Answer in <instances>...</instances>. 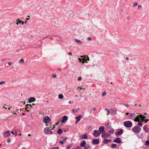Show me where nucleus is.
<instances>
[{"instance_id": "f257e3e1", "label": "nucleus", "mask_w": 149, "mask_h": 149, "mask_svg": "<svg viewBox=\"0 0 149 149\" xmlns=\"http://www.w3.org/2000/svg\"><path fill=\"white\" fill-rule=\"evenodd\" d=\"M141 128L139 126H135L132 128V131L136 133L140 132L141 130Z\"/></svg>"}, {"instance_id": "f03ea898", "label": "nucleus", "mask_w": 149, "mask_h": 149, "mask_svg": "<svg viewBox=\"0 0 149 149\" xmlns=\"http://www.w3.org/2000/svg\"><path fill=\"white\" fill-rule=\"evenodd\" d=\"M124 125L126 127H130L132 126V123L130 121H127L124 123Z\"/></svg>"}, {"instance_id": "7ed1b4c3", "label": "nucleus", "mask_w": 149, "mask_h": 149, "mask_svg": "<svg viewBox=\"0 0 149 149\" xmlns=\"http://www.w3.org/2000/svg\"><path fill=\"white\" fill-rule=\"evenodd\" d=\"M50 120V118H49L48 116H46L43 119V122L45 123H48L49 122Z\"/></svg>"}, {"instance_id": "20e7f679", "label": "nucleus", "mask_w": 149, "mask_h": 149, "mask_svg": "<svg viewBox=\"0 0 149 149\" xmlns=\"http://www.w3.org/2000/svg\"><path fill=\"white\" fill-rule=\"evenodd\" d=\"M110 134L108 133L105 132L103 133L102 135V137L104 138H107L109 137L110 136Z\"/></svg>"}, {"instance_id": "39448f33", "label": "nucleus", "mask_w": 149, "mask_h": 149, "mask_svg": "<svg viewBox=\"0 0 149 149\" xmlns=\"http://www.w3.org/2000/svg\"><path fill=\"white\" fill-rule=\"evenodd\" d=\"M50 128L49 127H46L44 129V133L46 134H49V132Z\"/></svg>"}, {"instance_id": "423d86ee", "label": "nucleus", "mask_w": 149, "mask_h": 149, "mask_svg": "<svg viewBox=\"0 0 149 149\" xmlns=\"http://www.w3.org/2000/svg\"><path fill=\"white\" fill-rule=\"evenodd\" d=\"M94 133L93 134V136L96 137L100 135V134L98 130H95L93 131Z\"/></svg>"}, {"instance_id": "0eeeda50", "label": "nucleus", "mask_w": 149, "mask_h": 149, "mask_svg": "<svg viewBox=\"0 0 149 149\" xmlns=\"http://www.w3.org/2000/svg\"><path fill=\"white\" fill-rule=\"evenodd\" d=\"M10 134L9 131H7L6 132H5L4 133V137L5 138L6 137L9 136Z\"/></svg>"}, {"instance_id": "6e6552de", "label": "nucleus", "mask_w": 149, "mask_h": 149, "mask_svg": "<svg viewBox=\"0 0 149 149\" xmlns=\"http://www.w3.org/2000/svg\"><path fill=\"white\" fill-rule=\"evenodd\" d=\"M113 142H115L117 143H121V141L120 138H116L113 141Z\"/></svg>"}, {"instance_id": "1a4fd4ad", "label": "nucleus", "mask_w": 149, "mask_h": 149, "mask_svg": "<svg viewBox=\"0 0 149 149\" xmlns=\"http://www.w3.org/2000/svg\"><path fill=\"white\" fill-rule=\"evenodd\" d=\"M104 129V127L103 126H101L99 127V130L100 132V133H102V134L105 132Z\"/></svg>"}, {"instance_id": "9d476101", "label": "nucleus", "mask_w": 149, "mask_h": 149, "mask_svg": "<svg viewBox=\"0 0 149 149\" xmlns=\"http://www.w3.org/2000/svg\"><path fill=\"white\" fill-rule=\"evenodd\" d=\"M92 143L94 144H97L99 143V140L98 139H94L92 141Z\"/></svg>"}, {"instance_id": "9b49d317", "label": "nucleus", "mask_w": 149, "mask_h": 149, "mask_svg": "<svg viewBox=\"0 0 149 149\" xmlns=\"http://www.w3.org/2000/svg\"><path fill=\"white\" fill-rule=\"evenodd\" d=\"M74 40H75L76 42L79 45H81L83 43L81 40L77 39H75Z\"/></svg>"}, {"instance_id": "f8f14e48", "label": "nucleus", "mask_w": 149, "mask_h": 149, "mask_svg": "<svg viewBox=\"0 0 149 149\" xmlns=\"http://www.w3.org/2000/svg\"><path fill=\"white\" fill-rule=\"evenodd\" d=\"M68 117L66 116H64L62 118V119L61 120V123H65L67 120Z\"/></svg>"}, {"instance_id": "ddd939ff", "label": "nucleus", "mask_w": 149, "mask_h": 149, "mask_svg": "<svg viewBox=\"0 0 149 149\" xmlns=\"http://www.w3.org/2000/svg\"><path fill=\"white\" fill-rule=\"evenodd\" d=\"M36 99L35 97H31L29 98L28 99V101L30 103L32 102H34L36 100Z\"/></svg>"}, {"instance_id": "4468645a", "label": "nucleus", "mask_w": 149, "mask_h": 149, "mask_svg": "<svg viewBox=\"0 0 149 149\" xmlns=\"http://www.w3.org/2000/svg\"><path fill=\"white\" fill-rule=\"evenodd\" d=\"M78 59L79 60L80 62H81V61L82 63H83L85 62H87L86 59V58H79Z\"/></svg>"}, {"instance_id": "2eb2a0df", "label": "nucleus", "mask_w": 149, "mask_h": 149, "mask_svg": "<svg viewBox=\"0 0 149 149\" xmlns=\"http://www.w3.org/2000/svg\"><path fill=\"white\" fill-rule=\"evenodd\" d=\"M123 133V130L122 129H121L120 131L118 132H117L116 133V135H121Z\"/></svg>"}, {"instance_id": "dca6fc26", "label": "nucleus", "mask_w": 149, "mask_h": 149, "mask_svg": "<svg viewBox=\"0 0 149 149\" xmlns=\"http://www.w3.org/2000/svg\"><path fill=\"white\" fill-rule=\"evenodd\" d=\"M140 118H141V116H140V114L139 115H138L137 117H136L134 119V120L135 121L139 122Z\"/></svg>"}, {"instance_id": "f3484780", "label": "nucleus", "mask_w": 149, "mask_h": 149, "mask_svg": "<svg viewBox=\"0 0 149 149\" xmlns=\"http://www.w3.org/2000/svg\"><path fill=\"white\" fill-rule=\"evenodd\" d=\"M130 117L132 118H134L136 116V115L135 113H130Z\"/></svg>"}, {"instance_id": "a211bd4d", "label": "nucleus", "mask_w": 149, "mask_h": 149, "mask_svg": "<svg viewBox=\"0 0 149 149\" xmlns=\"http://www.w3.org/2000/svg\"><path fill=\"white\" fill-rule=\"evenodd\" d=\"M83 139H86L87 138V136L86 134L85 133L81 136Z\"/></svg>"}, {"instance_id": "6ab92c4d", "label": "nucleus", "mask_w": 149, "mask_h": 149, "mask_svg": "<svg viewBox=\"0 0 149 149\" xmlns=\"http://www.w3.org/2000/svg\"><path fill=\"white\" fill-rule=\"evenodd\" d=\"M17 22L16 23V24L17 25H18L19 24H21V23L22 24V25H24V22H21V21L19 20L18 19L17 20Z\"/></svg>"}, {"instance_id": "aec40b11", "label": "nucleus", "mask_w": 149, "mask_h": 149, "mask_svg": "<svg viewBox=\"0 0 149 149\" xmlns=\"http://www.w3.org/2000/svg\"><path fill=\"white\" fill-rule=\"evenodd\" d=\"M86 143L84 141H83V142L80 144V146L81 147H83L85 146L86 145Z\"/></svg>"}, {"instance_id": "412c9836", "label": "nucleus", "mask_w": 149, "mask_h": 149, "mask_svg": "<svg viewBox=\"0 0 149 149\" xmlns=\"http://www.w3.org/2000/svg\"><path fill=\"white\" fill-rule=\"evenodd\" d=\"M143 129L146 132H148V129L147 128L146 125H144L143 127Z\"/></svg>"}, {"instance_id": "4be33fe9", "label": "nucleus", "mask_w": 149, "mask_h": 149, "mask_svg": "<svg viewBox=\"0 0 149 149\" xmlns=\"http://www.w3.org/2000/svg\"><path fill=\"white\" fill-rule=\"evenodd\" d=\"M81 115H80L79 116L76 117H75V119L76 120L78 121H79L81 119Z\"/></svg>"}, {"instance_id": "5701e85b", "label": "nucleus", "mask_w": 149, "mask_h": 149, "mask_svg": "<svg viewBox=\"0 0 149 149\" xmlns=\"http://www.w3.org/2000/svg\"><path fill=\"white\" fill-rule=\"evenodd\" d=\"M111 141V140L110 139H104V142L105 144H107L108 142H110Z\"/></svg>"}, {"instance_id": "b1692460", "label": "nucleus", "mask_w": 149, "mask_h": 149, "mask_svg": "<svg viewBox=\"0 0 149 149\" xmlns=\"http://www.w3.org/2000/svg\"><path fill=\"white\" fill-rule=\"evenodd\" d=\"M81 58H86V60H88V61H89V58L87 56H81ZM87 62V61H86Z\"/></svg>"}, {"instance_id": "393cba45", "label": "nucleus", "mask_w": 149, "mask_h": 149, "mask_svg": "<svg viewBox=\"0 0 149 149\" xmlns=\"http://www.w3.org/2000/svg\"><path fill=\"white\" fill-rule=\"evenodd\" d=\"M62 130L61 129H58V130L57 132V133L58 134H61L62 133Z\"/></svg>"}, {"instance_id": "a878e982", "label": "nucleus", "mask_w": 149, "mask_h": 149, "mask_svg": "<svg viewBox=\"0 0 149 149\" xmlns=\"http://www.w3.org/2000/svg\"><path fill=\"white\" fill-rule=\"evenodd\" d=\"M117 145L116 144L113 143L111 145V147L112 148H115L116 147Z\"/></svg>"}, {"instance_id": "bb28decb", "label": "nucleus", "mask_w": 149, "mask_h": 149, "mask_svg": "<svg viewBox=\"0 0 149 149\" xmlns=\"http://www.w3.org/2000/svg\"><path fill=\"white\" fill-rule=\"evenodd\" d=\"M18 62L20 63H22V64H24V60L22 58L20 60H19Z\"/></svg>"}, {"instance_id": "cd10ccee", "label": "nucleus", "mask_w": 149, "mask_h": 149, "mask_svg": "<svg viewBox=\"0 0 149 149\" xmlns=\"http://www.w3.org/2000/svg\"><path fill=\"white\" fill-rule=\"evenodd\" d=\"M90 146L89 144H87L84 147V149H88L90 148Z\"/></svg>"}, {"instance_id": "c85d7f7f", "label": "nucleus", "mask_w": 149, "mask_h": 149, "mask_svg": "<svg viewBox=\"0 0 149 149\" xmlns=\"http://www.w3.org/2000/svg\"><path fill=\"white\" fill-rule=\"evenodd\" d=\"M58 97L60 99H62L63 98V96L62 94H59Z\"/></svg>"}, {"instance_id": "c756f323", "label": "nucleus", "mask_w": 149, "mask_h": 149, "mask_svg": "<svg viewBox=\"0 0 149 149\" xmlns=\"http://www.w3.org/2000/svg\"><path fill=\"white\" fill-rule=\"evenodd\" d=\"M105 127L107 128H109L111 127V126L109 125V123H107L105 125Z\"/></svg>"}, {"instance_id": "7c9ffc66", "label": "nucleus", "mask_w": 149, "mask_h": 149, "mask_svg": "<svg viewBox=\"0 0 149 149\" xmlns=\"http://www.w3.org/2000/svg\"><path fill=\"white\" fill-rule=\"evenodd\" d=\"M109 133H111V134H113L114 133V130L113 129H111L109 131Z\"/></svg>"}, {"instance_id": "2f4dec72", "label": "nucleus", "mask_w": 149, "mask_h": 149, "mask_svg": "<svg viewBox=\"0 0 149 149\" xmlns=\"http://www.w3.org/2000/svg\"><path fill=\"white\" fill-rule=\"evenodd\" d=\"M140 116H141V119L142 120V121H143L146 118V117L143 116L141 114H140Z\"/></svg>"}, {"instance_id": "473e14b6", "label": "nucleus", "mask_w": 149, "mask_h": 149, "mask_svg": "<svg viewBox=\"0 0 149 149\" xmlns=\"http://www.w3.org/2000/svg\"><path fill=\"white\" fill-rule=\"evenodd\" d=\"M30 109V108H29L28 106H26V110L28 111H29V110Z\"/></svg>"}, {"instance_id": "72a5a7b5", "label": "nucleus", "mask_w": 149, "mask_h": 149, "mask_svg": "<svg viewBox=\"0 0 149 149\" xmlns=\"http://www.w3.org/2000/svg\"><path fill=\"white\" fill-rule=\"evenodd\" d=\"M131 18V17L130 16H128L127 17V19L128 20H130Z\"/></svg>"}, {"instance_id": "f704fd0d", "label": "nucleus", "mask_w": 149, "mask_h": 149, "mask_svg": "<svg viewBox=\"0 0 149 149\" xmlns=\"http://www.w3.org/2000/svg\"><path fill=\"white\" fill-rule=\"evenodd\" d=\"M138 125H139L140 126H143V124L141 123V122H139L138 123Z\"/></svg>"}, {"instance_id": "c9c22d12", "label": "nucleus", "mask_w": 149, "mask_h": 149, "mask_svg": "<svg viewBox=\"0 0 149 149\" xmlns=\"http://www.w3.org/2000/svg\"><path fill=\"white\" fill-rule=\"evenodd\" d=\"M52 77L54 78H56V75L55 74H53L52 75Z\"/></svg>"}, {"instance_id": "e433bc0d", "label": "nucleus", "mask_w": 149, "mask_h": 149, "mask_svg": "<svg viewBox=\"0 0 149 149\" xmlns=\"http://www.w3.org/2000/svg\"><path fill=\"white\" fill-rule=\"evenodd\" d=\"M106 94V92L105 91H104L102 93V95L103 96H104Z\"/></svg>"}, {"instance_id": "4c0bfd02", "label": "nucleus", "mask_w": 149, "mask_h": 149, "mask_svg": "<svg viewBox=\"0 0 149 149\" xmlns=\"http://www.w3.org/2000/svg\"><path fill=\"white\" fill-rule=\"evenodd\" d=\"M73 149H81V148L80 147L78 146L77 147L75 148H74Z\"/></svg>"}, {"instance_id": "58836bf2", "label": "nucleus", "mask_w": 149, "mask_h": 149, "mask_svg": "<svg viewBox=\"0 0 149 149\" xmlns=\"http://www.w3.org/2000/svg\"><path fill=\"white\" fill-rule=\"evenodd\" d=\"M7 141L8 143H9L10 142V140L9 138H8L7 140Z\"/></svg>"}, {"instance_id": "ea45409f", "label": "nucleus", "mask_w": 149, "mask_h": 149, "mask_svg": "<svg viewBox=\"0 0 149 149\" xmlns=\"http://www.w3.org/2000/svg\"><path fill=\"white\" fill-rule=\"evenodd\" d=\"M123 105H125V106H126V107H128L130 106V105L128 104H124Z\"/></svg>"}, {"instance_id": "a19ab883", "label": "nucleus", "mask_w": 149, "mask_h": 149, "mask_svg": "<svg viewBox=\"0 0 149 149\" xmlns=\"http://www.w3.org/2000/svg\"><path fill=\"white\" fill-rule=\"evenodd\" d=\"M19 110V109H17V111H16V112H17H17H15V111H14V113L16 115H17V114H18L19 113L18 112V110Z\"/></svg>"}, {"instance_id": "79ce46f5", "label": "nucleus", "mask_w": 149, "mask_h": 149, "mask_svg": "<svg viewBox=\"0 0 149 149\" xmlns=\"http://www.w3.org/2000/svg\"><path fill=\"white\" fill-rule=\"evenodd\" d=\"M137 4L138 3H137L135 2L133 3V6H135L137 5Z\"/></svg>"}, {"instance_id": "37998d69", "label": "nucleus", "mask_w": 149, "mask_h": 149, "mask_svg": "<svg viewBox=\"0 0 149 149\" xmlns=\"http://www.w3.org/2000/svg\"><path fill=\"white\" fill-rule=\"evenodd\" d=\"M5 83V82L4 81H1L0 82V85H2V84Z\"/></svg>"}, {"instance_id": "c03bdc74", "label": "nucleus", "mask_w": 149, "mask_h": 149, "mask_svg": "<svg viewBox=\"0 0 149 149\" xmlns=\"http://www.w3.org/2000/svg\"><path fill=\"white\" fill-rule=\"evenodd\" d=\"M59 142L61 143V144H63L64 143V142L62 141H59Z\"/></svg>"}, {"instance_id": "a18cd8bd", "label": "nucleus", "mask_w": 149, "mask_h": 149, "mask_svg": "<svg viewBox=\"0 0 149 149\" xmlns=\"http://www.w3.org/2000/svg\"><path fill=\"white\" fill-rule=\"evenodd\" d=\"M72 111L74 112H77V110H76L75 111L74 109H72Z\"/></svg>"}, {"instance_id": "49530a36", "label": "nucleus", "mask_w": 149, "mask_h": 149, "mask_svg": "<svg viewBox=\"0 0 149 149\" xmlns=\"http://www.w3.org/2000/svg\"><path fill=\"white\" fill-rule=\"evenodd\" d=\"M9 65H10L12 64V63L11 62H9L8 63Z\"/></svg>"}, {"instance_id": "de8ad7c7", "label": "nucleus", "mask_w": 149, "mask_h": 149, "mask_svg": "<svg viewBox=\"0 0 149 149\" xmlns=\"http://www.w3.org/2000/svg\"><path fill=\"white\" fill-rule=\"evenodd\" d=\"M70 146H68L67 147L66 149H70Z\"/></svg>"}, {"instance_id": "09e8293b", "label": "nucleus", "mask_w": 149, "mask_h": 149, "mask_svg": "<svg viewBox=\"0 0 149 149\" xmlns=\"http://www.w3.org/2000/svg\"><path fill=\"white\" fill-rule=\"evenodd\" d=\"M81 77H79L78 78V80L79 81L81 80Z\"/></svg>"}, {"instance_id": "8fccbe9b", "label": "nucleus", "mask_w": 149, "mask_h": 149, "mask_svg": "<svg viewBox=\"0 0 149 149\" xmlns=\"http://www.w3.org/2000/svg\"><path fill=\"white\" fill-rule=\"evenodd\" d=\"M53 133L49 129V134H52Z\"/></svg>"}, {"instance_id": "3c124183", "label": "nucleus", "mask_w": 149, "mask_h": 149, "mask_svg": "<svg viewBox=\"0 0 149 149\" xmlns=\"http://www.w3.org/2000/svg\"><path fill=\"white\" fill-rule=\"evenodd\" d=\"M87 40H91V38L90 37H88L87 38Z\"/></svg>"}, {"instance_id": "603ef678", "label": "nucleus", "mask_w": 149, "mask_h": 149, "mask_svg": "<svg viewBox=\"0 0 149 149\" xmlns=\"http://www.w3.org/2000/svg\"><path fill=\"white\" fill-rule=\"evenodd\" d=\"M138 8H139L141 7V5H138Z\"/></svg>"}, {"instance_id": "864d4df0", "label": "nucleus", "mask_w": 149, "mask_h": 149, "mask_svg": "<svg viewBox=\"0 0 149 149\" xmlns=\"http://www.w3.org/2000/svg\"><path fill=\"white\" fill-rule=\"evenodd\" d=\"M68 139L66 137L64 138V139L63 140V141L64 142L65 141Z\"/></svg>"}, {"instance_id": "5fc2aeb1", "label": "nucleus", "mask_w": 149, "mask_h": 149, "mask_svg": "<svg viewBox=\"0 0 149 149\" xmlns=\"http://www.w3.org/2000/svg\"><path fill=\"white\" fill-rule=\"evenodd\" d=\"M29 106L30 107H31V106H32L31 104H27L26 105V106Z\"/></svg>"}, {"instance_id": "6e6d98bb", "label": "nucleus", "mask_w": 149, "mask_h": 149, "mask_svg": "<svg viewBox=\"0 0 149 149\" xmlns=\"http://www.w3.org/2000/svg\"><path fill=\"white\" fill-rule=\"evenodd\" d=\"M51 149H58V147H54Z\"/></svg>"}, {"instance_id": "4d7b16f0", "label": "nucleus", "mask_w": 149, "mask_h": 149, "mask_svg": "<svg viewBox=\"0 0 149 149\" xmlns=\"http://www.w3.org/2000/svg\"><path fill=\"white\" fill-rule=\"evenodd\" d=\"M148 121V119H146V120H145V123H147V121Z\"/></svg>"}, {"instance_id": "13d9d810", "label": "nucleus", "mask_w": 149, "mask_h": 149, "mask_svg": "<svg viewBox=\"0 0 149 149\" xmlns=\"http://www.w3.org/2000/svg\"><path fill=\"white\" fill-rule=\"evenodd\" d=\"M68 54H69V55H71V56L72 55V54L71 53L68 52Z\"/></svg>"}, {"instance_id": "bf43d9fd", "label": "nucleus", "mask_w": 149, "mask_h": 149, "mask_svg": "<svg viewBox=\"0 0 149 149\" xmlns=\"http://www.w3.org/2000/svg\"><path fill=\"white\" fill-rule=\"evenodd\" d=\"M80 88V90L83 89V90H84L85 89V88H83L82 87H81Z\"/></svg>"}, {"instance_id": "052dcab7", "label": "nucleus", "mask_w": 149, "mask_h": 149, "mask_svg": "<svg viewBox=\"0 0 149 149\" xmlns=\"http://www.w3.org/2000/svg\"><path fill=\"white\" fill-rule=\"evenodd\" d=\"M107 112H108L107 115H108L109 114V110H107Z\"/></svg>"}, {"instance_id": "680f3d73", "label": "nucleus", "mask_w": 149, "mask_h": 149, "mask_svg": "<svg viewBox=\"0 0 149 149\" xmlns=\"http://www.w3.org/2000/svg\"><path fill=\"white\" fill-rule=\"evenodd\" d=\"M60 121H59L57 123H56V125H58V124H59V122Z\"/></svg>"}, {"instance_id": "e2e57ef3", "label": "nucleus", "mask_w": 149, "mask_h": 149, "mask_svg": "<svg viewBox=\"0 0 149 149\" xmlns=\"http://www.w3.org/2000/svg\"><path fill=\"white\" fill-rule=\"evenodd\" d=\"M96 110V109L95 108H93V110L94 111H95Z\"/></svg>"}, {"instance_id": "0e129e2a", "label": "nucleus", "mask_w": 149, "mask_h": 149, "mask_svg": "<svg viewBox=\"0 0 149 149\" xmlns=\"http://www.w3.org/2000/svg\"><path fill=\"white\" fill-rule=\"evenodd\" d=\"M11 132L13 134H15V133L13 131H11Z\"/></svg>"}, {"instance_id": "69168bd1", "label": "nucleus", "mask_w": 149, "mask_h": 149, "mask_svg": "<svg viewBox=\"0 0 149 149\" xmlns=\"http://www.w3.org/2000/svg\"><path fill=\"white\" fill-rule=\"evenodd\" d=\"M126 59L127 60H129V58L128 57H126Z\"/></svg>"}, {"instance_id": "338daca9", "label": "nucleus", "mask_w": 149, "mask_h": 149, "mask_svg": "<svg viewBox=\"0 0 149 149\" xmlns=\"http://www.w3.org/2000/svg\"><path fill=\"white\" fill-rule=\"evenodd\" d=\"M129 114H130V113H126V115H128Z\"/></svg>"}, {"instance_id": "774afa93", "label": "nucleus", "mask_w": 149, "mask_h": 149, "mask_svg": "<svg viewBox=\"0 0 149 149\" xmlns=\"http://www.w3.org/2000/svg\"><path fill=\"white\" fill-rule=\"evenodd\" d=\"M78 122H79V121H78L77 120H76V121L75 123V124H77Z\"/></svg>"}]
</instances>
